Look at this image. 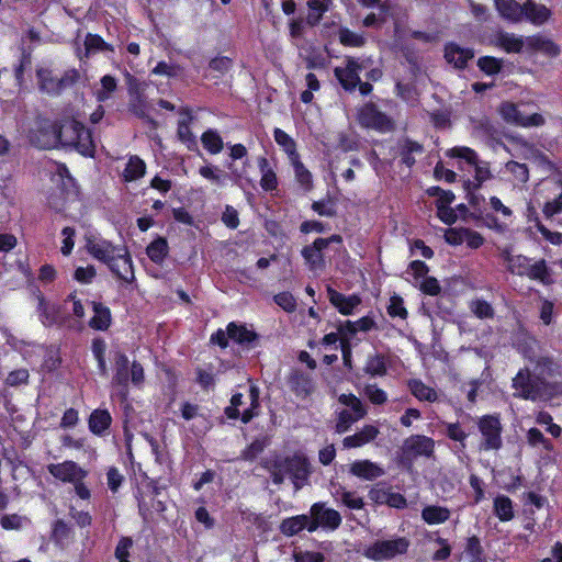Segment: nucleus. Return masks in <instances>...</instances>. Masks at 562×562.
Segmentation results:
<instances>
[{"instance_id":"1","label":"nucleus","mask_w":562,"mask_h":562,"mask_svg":"<svg viewBox=\"0 0 562 562\" xmlns=\"http://www.w3.org/2000/svg\"><path fill=\"white\" fill-rule=\"evenodd\" d=\"M46 145H60L74 148L86 156H91L94 149L90 132L76 120L63 121L58 125V134L53 132L50 140Z\"/></svg>"},{"instance_id":"2","label":"nucleus","mask_w":562,"mask_h":562,"mask_svg":"<svg viewBox=\"0 0 562 562\" xmlns=\"http://www.w3.org/2000/svg\"><path fill=\"white\" fill-rule=\"evenodd\" d=\"M113 370L112 384L122 387L124 395L127 393L130 382L135 386H140L144 382L143 366L136 361L131 363L127 356L121 351H116L113 356Z\"/></svg>"},{"instance_id":"3","label":"nucleus","mask_w":562,"mask_h":562,"mask_svg":"<svg viewBox=\"0 0 562 562\" xmlns=\"http://www.w3.org/2000/svg\"><path fill=\"white\" fill-rule=\"evenodd\" d=\"M357 120L360 126L380 133L392 132L395 128L394 120L386 113L380 111L378 105L372 101L366 102L358 109Z\"/></svg>"},{"instance_id":"4","label":"nucleus","mask_w":562,"mask_h":562,"mask_svg":"<svg viewBox=\"0 0 562 562\" xmlns=\"http://www.w3.org/2000/svg\"><path fill=\"white\" fill-rule=\"evenodd\" d=\"M477 428L482 436L480 449L484 451H497L503 446V426L498 414L483 415L477 419Z\"/></svg>"},{"instance_id":"5","label":"nucleus","mask_w":562,"mask_h":562,"mask_svg":"<svg viewBox=\"0 0 562 562\" xmlns=\"http://www.w3.org/2000/svg\"><path fill=\"white\" fill-rule=\"evenodd\" d=\"M409 540L397 537L390 540H376L364 549V557L372 561L391 560L396 555L405 554L409 548Z\"/></svg>"},{"instance_id":"6","label":"nucleus","mask_w":562,"mask_h":562,"mask_svg":"<svg viewBox=\"0 0 562 562\" xmlns=\"http://www.w3.org/2000/svg\"><path fill=\"white\" fill-rule=\"evenodd\" d=\"M371 59L360 60L359 58L347 56L344 67H335L334 76L346 92H353L357 86L361 83L360 72L367 68Z\"/></svg>"},{"instance_id":"7","label":"nucleus","mask_w":562,"mask_h":562,"mask_svg":"<svg viewBox=\"0 0 562 562\" xmlns=\"http://www.w3.org/2000/svg\"><path fill=\"white\" fill-rule=\"evenodd\" d=\"M447 156L451 158H460L465 160L469 165L474 167V178L476 186H483V183L493 178L490 162L481 161L476 151L470 147L456 146L447 151Z\"/></svg>"},{"instance_id":"8","label":"nucleus","mask_w":562,"mask_h":562,"mask_svg":"<svg viewBox=\"0 0 562 562\" xmlns=\"http://www.w3.org/2000/svg\"><path fill=\"white\" fill-rule=\"evenodd\" d=\"M310 532L318 528L325 530H336L341 525L340 514L333 508H327L324 503H315L310 509Z\"/></svg>"},{"instance_id":"9","label":"nucleus","mask_w":562,"mask_h":562,"mask_svg":"<svg viewBox=\"0 0 562 562\" xmlns=\"http://www.w3.org/2000/svg\"><path fill=\"white\" fill-rule=\"evenodd\" d=\"M286 473L293 484L294 492L302 488L308 481L311 464L304 456L283 459V474Z\"/></svg>"},{"instance_id":"10","label":"nucleus","mask_w":562,"mask_h":562,"mask_svg":"<svg viewBox=\"0 0 562 562\" xmlns=\"http://www.w3.org/2000/svg\"><path fill=\"white\" fill-rule=\"evenodd\" d=\"M435 452V440L425 435H412L404 440L402 459L412 462L417 457L430 458Z\"/></svg>"},{"instance_id":"11","label":"nucleus","mask_w":562,"mask_h":562,"mask_svg":"<svg viewBox=\"0 0 562 562\" xmlns=\"http://www.w3.org/2000/svg\"><path fill=\"white\" fill-rule=\"evenodd\" d=\"M283 151L288 155L291 165L293 166L295 179L305 191L313 188L312 173L305 168L300 160V155L296 151V144L286 133L283 132Z\"/></svg>"},{"instance_id":"12","label":"nucleus","mask_w":562,"mask_h":562,"mask_svg":"<svg viewBox=\"0 0 562 562\" xmlns=\"http://www.w3.org/2000/svg\"><path fill=\"white\" fill-rule=\"evenodd\" d=\"M498 112L504 121L521 127L541 126L546 122L541 114L532 113L525 115L517 104L508 101L499 105Z\"/></svg>"},{"instance_id":"13","label":"nucleus","mask_w":562,"mask_h":562,"mask_svg":"<svg viewBox=\"0 0 562 562\" xmlns=\"http://www.w3.org/2000/svg\"><path fill=\"white\" fill-rule=\"evenodd\" d=\"M249 400L250 407L244 409L243 413H240L239 407L245 404L243 401V394H234L231 400V405L225 408V415L229 419H237L240 416L244 424L249 423L257 414L255 409L259 406V392L256 386H250Z\"/></svg>"},{"instance_id":"14","label":"nucleus","mask_w":562,"mask_h":562,"mask_svg":"<svg viewBox=\"0 0 562 562\" xmlns=\"http://www.w3.org/2000/svg\"><path fill=\"white\" fill-rule=\"evenodd\" d=\"M513 387L516 390L515 397L536 401L541 395L539 382L530 374L529 369H520L513 379Z\"/></svg>"},{"instance_id":"15","label":"nucleus","mask_w":562,"mask_h":562,"mask_svg":"<svg viewBox=\"0 0 562 562\" xmlns=\"http://www.w3.org/2000/svg\"><path fill=\"white\" fill-rule=\"evenodd\" d=\"M491 45L498 47L507 54H520L525 48V38L503 30L497 31L490 41Z\"/></svg>"},{"instance_id":"16","label":"nucleus","mask_w":562,"mask_h":562,"mask_svg":"<svg viewBox=\"0 0 562 562\" xmlns=\"http://www.w3.org/2000/svg\"><path fill=\"white\" fill-rule=\"evenodd\" d=\"M474 58V49L470 47H461L454 42L445 45V59L448 64H452L456 69L464 70L468 63Z\"/></svg>"},{"instance_id":"17","label":"nucleus","mask_w":562,"mask_h":562,"mask_svg":"<svg viewBox=\"0 0 562 562\" xmlns=\"http://www.w3.org/2000/svg\"><path fill=\"white\" fill-rule=\"evenodd\" d=\"M288 384L295 396L301 400L307 398L315 390L311 374L301 370H294L290 373Z\"/></svg>"},{"instance_id":"18","label":"nucleus","mask_w":562,"mask_h":562,"mask_svg":"<svg viewBox=\"0 0 562 562\" xmlns=\"http://www.w3.org/2000/svg\"><path fill=\"white\" fill-rule=\"evenodd\" d=\"M48 472L56 479L63 482H77L81 481L86 476V471L82 470L74 461H65L63 463L49 464L47 467Z\"/></svg>"},{"instance_id":"19","label":"nucleus","mask_w":562,"mask_h":562,"mask_svg":"<svg viewBox=\"0 0 562 562\" xmlns=\"http://www.w3.org/2000/svg\"><path fill=\"white\" fill-rule=\"evenodd\" d=\"M327 295L330 304L345 316L352 315L353 311L361 304V299L357 294L345 295L335 289L328 286Z\"/></svg>"},{"instance_id":"20","label":"nucleus","mask_w":562,"mask_h":562,"mask_svg":"<svg viewBox=\"0 0 562 562\" xmlns=\"http://www.w3.org/2000/svg\"><path fill=\"white\" fill-rule=\"evenodd\" d=\"M86 248L95 259L109 266L124 247L114 246L108 240L94 241L88 239Z\"/></svg>"},{"instance_id":"21","label":"nucleus","mask_w":562,"mask_h":562,"mask_svg":"<svg viewBox=\"0 0 562 562\" xmlns=\"http://www.w3.org/2000/svg\"><path fill=\"white\" fill-rule=\"evenodd\" d=\"M423 153L424 146L409 137H404L397 143V154L401 158V165L409 169L416 164L414 154L422 155Z\"/></svg>"},{"instance_id":"22","label":"nucleus","mask_w":562,"mask_h":562,"mask_svg":"<svg viewBox=\"0 0 562 562\" xmlns=\"http://www.w3.org/2000/svg\"><path fill=\"white\" fill-rule=\"evenodd\" d=\"M109 268L119 279L125 282L134 280L132 259L125 248L109 265Z\"/></svg>"},{"instance_id":"23","label":"nucleus","mask_w":562,"mask_h":562,"mask_svg":"<svg viewBox=\"0 0 562 562\" xmlns=\"http://www.w3.org/2000/svg\"><path fill=\"white\" fill-rule=\"evenodd\" d=\"M522 16H525L533 25H542L551 18V10L541 3L527 0L522 4Z\"/></svg>"},{"instance_id":"24","label":"nucleus","mask_w":562,"mask_h":562,"mask_svg":"<svg viewBox=\"0 0 562 562\" xmlns=\"http://www.w3.org/2000/svg\"><path fill=\"white\" fill-rule=\"evenodd\" d=\"M350 473L359 479L372 481L381 477L384 470L370 460H357L351 463Z\"/></svg>"},{"instance_id":"25","label":"nucleus","mask_w":562,"mask_h":562,"mask_svg":"<svg viewBox=\"0 0 562 562\" xmlns=\"http://www.w3.org/2000/svg\"><path fill=\"white\" fill-rule=\"evenodd\" d=\"M378 427L373 425H366L362 429L353 435L344 438L342 443L345 448H359L368 442L373 441L379 435Z\"/></svg>"},{"instance_id":"26","label":"nucleus","mask_w":562,"mask_h":562,"mask_svg":"<svg viewBox=\"0 0 562 562\" xmlns=\"http://www.w3.org/2000/svg\"><path fill=\"white\" fill-rule=\"evenodd\" d=\"M324 241L316 238L311 245L304 246L302 256L311 269H317L324 266L323 247Z\"/></svg>"},{"instance_id":"27","label":"nucleus","mask_w":562,"mask_h":562,"mask_svg":"<svg viewBox=\"0 0 562 562\" xmlns=\"http://www.w3.org/2000/svg\"><path fill=\"white\" fill-rule=\"evenodd\" d=\"M36 77L38 88L42 92L47 93L49 95L60 94L58 78L53 75V71L50 69L38 68L36 70Z\"/></svg>"},{"instance_id":"28","label":"nucleus","mask_w":562,"mask_h":562,"mask_svg":"<svg viewBox=\"0 0 562 562\" xmlns=\"http://www.w3.org/2000/svg\"><path fill=\"white\" fill-rule=\"evenodd\" d=\"M449 508L439 505H427L422 509V518L428 525H440L450 518Z\"/></svg>"},{"instance_id":"29","label":"nucleus","mask_w":562,"mask_h":562,"mask_svg":"<svg viewBox=\"0 0 562 562\" xmlns=\"http://www.w3.org/2000/svg\"><path fill=\"white\" fill-rule=\"evenodd\" d=\"M498 13L506 20L519 22L522 19V5L516 0H495Z\"/></svg>"},{"instance_id":"30","label":"nucleus","mask_w":562,"mask_h":562,"mask_svg":"<svg viewBox=\"0 0 562 562\" xmlns=\"http://www.w3.org/2000/svg\"><path fill=\"white\" fill-rule=\"evenodd\" d=\"M227 336L239 345L249 346L257 339V334L248 329L244 325H237L236 323H229L227 326Z\"/></svg>"},{"instance_id":"31","label":"nucleus","mask_w":562,"mask_h":562,"mask_svg":"<svg viewBox=\"0 0 562 562\" xmlns=\"http://www.w3.org/2000/svg\"><path fill=\"white\" fill-rule=\"evenodd\" d=\"M407 387L418 401L432 403L437 400L436 391L431 386L426 385L420 379H409Z\"/></svg>"},{"instance_id":"32","label":"nucleus","mask_w":562,"mask_h":562,"mask_svg":"<svg viewBox=\"0 0 562 562\" xmlns=\"http://www.w3.org/2000/svg\"><path fill=\"white\" fill-rule=\"evenodd\" d=\"M112 418L108 411L95 409L89 418V429L95 435H102L111 425Z\"/></svg>"},{"instance_id":"33","label":"nucleus","mask_w":562,"mask_h":562,"mask_svg":"<svg viewBox=\"0 0 562 562\" xmlns=\"http://www.w3.org/2000/svg\"><path fill=\"white\" fill-rule=\"evenodd\" d=\"M310 515H296L283 519V535L294 536L302 530L310 531Z\"/></svg>"},{"instance_id":"34","label":"nucleus","mask_w":562,"mask_h":562,"mask_svg":"<svg viewBox=\"0 0 562 562\" xmlns=\"http://www.w3.org/2000/svg\"><path fill=\"white\" fill-rule=\"evenodd\" d=\"M464 553L467 554L469 562H487L484 548L477 536L467 538Z\"/></svg>"},{"instance_id":"35","label":"nucleus","mask_w":562,"mask_h":562,"mask_svg":"<svg viewBox=\"0 0 562 562\" xmlns=\"http://www.w3.org/2000/svg\"><path fill=\"white\" fill-rule=\"evenodd\" d=\"M494 514L501 521H509L514 518L513 501L505 495L494 498Z\"/></svg>"},{"instance_id":"36","label":"nucleus","mask_w":562,"mask_h":562,"mask_svg":"<svg viewBox=\"0 0 562 562\" xmlns=\"http://www.w3.org/2000/svg\"><path fill=\"white\" fill-rule=\"evenodd\" d=\"M92 304L94 315L90 319V326L98 330L106 329L111 324L110 310L101 303L93 302Z\"/></svg>"},{"instance_id":"37","label":"nucleus","mask_w":562,"mask_h":562,"mask_svg":"<svg viewBox=\"0 0 562 562\" xmlns=\"http://www.w3.org/2000/svg\"><path fill=\"white\" fill-rule=\"evenodd\" d=\"M168 251L169 246L167 239L164 237L156 238L146 248L147 256L155 263H161L167 257Z\"/></svg>"},{"instance_id":"38","label":"nucleus","mask_w":562,"mask_h":562,"mask_svg":"<svg viewBox=\"0 0 562 562\" xmlns=\"http://www.w3.org/2000/svg\"><path fill=\"white\" fill-rule=\"evenodd\" d=\"M145 171V162L138 156H132L123 171V178L127 182L135 181L142 178Z\"/></svg>"},{"instance_id":"39","label":"nucleus","mask_w":562,"mask_h":562,"mask_svg":"<svg viewBox=\"0 0 562 562\" xmlns=\"http://www.w3.org/2000/svg\"><path fill=\"white\" fill-rule=\"evenodd\" d=\"M336 497H340L341 503L348 507L349 509L359 510L364 507L363 498L356 495V492L347 491L344 486L339 485L336 488L335 494Z\"/></svg>"},{"instance_id":"40","label":"nucleus","mask_w":562,"mask_h":562,"mask_svg":"<svg viewBox=\"0 0 562 562\" xmlns=\"http://www.w3.org/2000/svg\"><path fill=\"white\" fill-rule=\"evenodd\" d=\"M58 134V125L55 123H45L38 131V133L32 138V142L40 148L48 149L56 147L57 145H46L50 140L52 134Z\"/></svg>"},{"instance_id":"41","label":"nucleus","mask_w":562,"mask_h":562,"mask_svg":"<svg viewBox=\"0 0 562 562\" xmlns=\"http://www.w3.org/2000/svg\"><path fill=\"white\" fill-rule=\"evenodd\" d=\"M391 492V486L384 482H379L369 490L368 497L375 505H387Z\"/></svg>"},{"instance_id":"42","label":"nucleus","mask_w":562,"mask_h":562,"mask_svg":"<svg viewBox=\"0 0 562 562\" xmlns=\"http://www.w3.org/2000/svg\"><path fill=\"white\" fill-rule=\"evenodd\" d=\"M479 69L487 76H495L502 71L503 59L494 56H482L476 63Z\"/></svg>"},{"instance_id":"43","label":"nucleus","mask_w":562,"mask_h":562,"mask_svg":"<svg viewBox=\"0 0 562 562\" xmlns=\"http://www.w3.org/2000/svg\"><path fill=\"white\" fill-rule=\"evenodd\" d=\"M339 43L345 47H362L366 38L362 34H358L348 27H340L338 31Z\"/></svg>"},{"instance_id":"44","label":"nucleus","mask_w":562,"mask_h":562,"mask_svg":"<svg viewBox=\"0 0 562 562\" xmlns=\"http://www.w3.org/2000/svg\"><path fill=\"white\" fill-rule=\"evenodd\" d=\"M366 372L371 376H383L387 372L385 357L376 353L370 357L366 363Z\"/></svg>"},{"instance_id":"45","label":"nucleus","mask_w":562,"mask_h":562,"mask_svg":"<svg viewBox=\"0 0 562 562\" xmlns=\"http://www.w3.org/2000/svg\"><path fill=\"white\" fill-rule=\"evenodd\" d=\"M469 307L479 319H491L495 316V311L491 303L483 299L472 300Z\"/></svg>"},{"instance_id":"46","label":"nucleus","mask_w":562,"mask_h":562,"mask_svg":"<svg viewBox=\"0 0 562 562\" xmlns=\"http://www.w3.org/2000/svg\"><path fill=\"white\" fill-rule=\"evenodd\" d=\"M259 167H260V170L262 173L261 180H260V184H261L262 189H265L267 191L277 189V186H278L277 176L269 167V164L266 158H260Z\"/></svg>"},{"instance_id":"47","label":"nucleus","mask_w":562,"mask_h":562,"mask_svg":"<svg viewBox=\"0 0 562 562\" xmlns=\"http://www.w3.org/2000/svg\"><path fill=\"white\" fill-rule=\"evenodd\" d=\"M201 142L211 154H218L223 149V140L217 132L209 130L203 133Z\"/></svg>"},{"instance_id":"48","label":"nucleus","mask_w":562,"mask_h":562,"mask_svg":"<svg viewBox=\"0 0 562 562\" xmlns=\"http://www.w3.org/2000/svg\"><path fill=\"white\" fill-rule=\"evenodd\" d=\"M527 276L531 280L541 281L543 284L549 283L550 272L544 259H541L528 268Z\"/></svg>"},{"instance_id":"49","label":"nucleus","mask_w":562,"mask_h":562,"mask_svg":"<svg viewBox=\"0 0 562 562\" xmlns=\"http://www.w3.org/2000/svg\"><path fill=\"white\" fill-rule=\"evenodd\" d=\"M362 417H357V414L353 412H349L348 409H342L338 413L335 430L337 434L347 432L353 423L358 422Z\"/></svg>"},{"instance_id":"50","label":"nucleus","mask_w":562,"mask_h":562,"mask_svg":"<svg viewBox=\"0 0 562 562\" xmlns=\"http://www.w3.org/2000/svg\"><path fill=\"white\" fill-rule=\"evenodd\" d=\"M37 299H38L37 308H38V312L41 313L42 322L45 325H52L55 322H57V307L55 305L48 304L42 294H40L37 296Z\"/></svg>"},{"instance_id":"51","label":"nucleus","mask_w":562,"mask_h":562,"mask_svg":"<svg viewBox=\"0 0 562 562\" xmlns=\"http://www.w3.org/2000/svg\"><path fill=\"white\" fill-rule=\"evenodd\" d=\"M387 314L391 317H400L402 319H406L408 317V311L404 305V300L402 296L394 294L390 297V303L386 307Z\"/></svg>"},{"instance_id":"52","label":"nucleus","mask_w":562,"mask_h":562,"mask_svg":"<svg viewBox=\"0 0 562 562\" xmlns=\"http://www.w3.org/2000/svg\"><path fill=\"white\" fill-rule=\"evenodd\" d=\"M86 53L92 54L103 50H113V47L105 43L103 38L95 34H88L85 40Z\"/></svg>"},{"instance_id":"53","label":"nucleus","mask_w":562,"mask_h":562,"mask_svg":"<svg viewBox=\"0 0 562 562\" xmlns=\"http://www.w3.org/2000/svg\"><path fill=\"white\" fill-rule=\"evenodd\" d=\"M339 403L346 405L351 408V411L357 414V417H364L367 415V409L363 406L361 400L357 397L355 394H341L338 397Z\"/></svg>"},{"instance_id":"54","label":"nucleus","mask_w":562,"mask_h":562,"mask_svg":"<svg viewBox=\"0 0 562 562\" xmlns=\"http://www.w3.org/2000/svg\"><path fill=\"white\" fill-rule=\"evenodd\" d=\"M505 168L518 182L526 183L529 180V169L526 164L509 160L506 162Z\"/></svg>"},{"instance_id":"55","label":"nucleus","mask_w":562,"mask_h":562,"mask_svg":"<svg viewBox=\"0 0 562 562\" xmlns=\"http://www.w3.org/2000/svg\"><path fill=\"white\" fill-rule=\"evenodd\" d=\"M527 440L530 446L541 445L546 451L553 450V443L551 440L546 438L542 431L536 427H532L528 430Z\"/></svg>"},{"instance_id":"56","label":"nucleus","mask_w":562,"mask_h":562,"mask_svg":"<svg viewBox=\"0 0 562 562\" xmlns=\"http://www.w3.org/2000/svg\"><path fill=\"white\" fill-rule=\"evenodd\" d=\"M446 436L457 442H460L461 447L464 449L467 447L465 440L469 437V434L465 432L460 424L457 423H448L446 425Z\"/></svg>"},{"instance_id":"57","label":"nucleus","mask_w":562,"mask_h":562,"mask_svg":"<svg viewBox=\"0 0 562 562\" xmlns=\"http://www.w3.org/2000/svg\"><path fill=\"white\" fill-rule=\"evenodd\" d=\"M71 529L64 520H57L53 528V539L58 546H64L70 538Z\"/></svg>"},{"instance_id":"58","label":"nucleus","mask_w":562,"mask_h":562,"mask_svg":"<svg viewBox=\"0 0 562 562\" xmlns=\"http://www.w3.org/2000/svg\"><path fill=\"white\" fill-rule=\"evenodd\" d=\"M364 394L368 397V400L374 405H383L387 401L386 392L380 389L376 384L366 385Z\"/></svg>"},{"instance_id":"59","label":"nucleus","mask_w":562,"mask_h":562,"mask_svg":"<svg viewBox=\"0 0 562 562\" xmlns=\"http://www.w3.org/2000/svg\"><path fill=\"white\" fill-rule=\"evenodd\" d=\"M536 228L542 235V237L546 240H548L549 243H551L552 245L562 244V234L559 232H551L549 228H547L542 224L539 216H537V215H536Z\"/></svg>"},{"instance_id":"60","label":"nucleus","mask_w":562,"mask_h":562,"mask_svg":"<svg viewBox=\"0 0 562 562\" xmlns=\"http://www.w3.org/2000/svg\"><path fill=\"white\" fill-rule=\"evenodd\" d=\"M294 562H325V555L322 552L316 551H294Z\"/></svg>"},{"instance_id":"61","label":"nucleus","mask_w":562,"mask_h":562,"mask_svg":"<svg viewBox=\"0 0 562 562\" xmlns=\"http://www.w3.org/2000/svg\"><path fill=\"white\" fill-rule=\"evenodd\" d=\"M419 290L426 295L436 296L440 294L441 286L435 277L428 276L422 281Z\"/></svg>"},{"instance_id":"62","label":"nucleus","mask_w":562,"mask_h":562,"mask_svg":"<svg viewBox=\"0 0 562 562\" xmlns=\"http://www.w3.org/2000/svg\"><path fill=\"white\" fill-rule=\"evenodd\" d=\"M548 37L541 34H535L525 38V48L528 53L541 52Z\"/></svg>"},{"instance_id":"63","label":"nucleus","mask_w":562,"mask_h":562,"mask_svg":"<svg viewBox=\"0 0 562 562\" xmlns=\"http://www.w3.org/2000/svg\"><path fill=\"white\" fill-rule=\"evenodd\" d=\"M29 380V371L26 369H18L10 372L5 379V383L10 386L25 384Z\"/></svg>"},{"instance_id":"64","label":"nucleus","mask_w":562,"mask_h":562,"mask_svg":"<svg viewBox=\"0 0 562 562\" xmlns=\"http://www.w3.org/2000/svg\"><path fill=\"white\" fill-rule=\"evenodd\" d=\"M133 541L131 538L124 537L122 538L116 548H115V557L120 562H130L127 560L130 555V548L132 547Z\"/></svg>"}]
</instances>
